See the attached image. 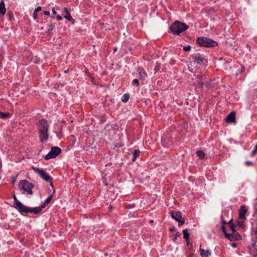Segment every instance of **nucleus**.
Segmentation results:
<instances>
[{"instance_id":"nucleus-37","label":"nucleus","mask_w":257,"mask_h":257,"mask_svg":"<svg viewBox=\"0 0 257 257\" xmlns=\"http://www.w3.org/2000/svg\"><path fill=\"white\" fill-rule=\"evenodd\" d=\"M8 14L10 16V19H11V17H12V13L11 12H9L8 13Z\"/></svg>"},{"instance_id":"nucleus-28","label":"nucleus","mask_w":257,"mask_h":257,"mask_svg":"<svg viewBox=\"0 0 257 257\" xmlns=\"http://www.w3.org/2000/svg\"><path fill=\"white\" fill-rule=\"evenodd\" d=\"M16 177H13L12 179V183L13 184H14L16 182Z\"/></svg>"},{"instance_id":"nucleus-43","label":"nucleus","mask_w":257,"mask_h":257,"mask_svg":"<svg viewBox=\"0 0 257 257\" xmlns=\"http://www.w3.org/2000/svg\"><path fill=\"white\" fill-rule=\"evenodd\" d=\"M105 256H107V253H105Z\"/></svg>"},{"instance_id":"nucleus-29","label":"nucleus","mask_w":257,"mask_h":257,"mask_svg":"<svg viewBox=\"0 0 257 257\" xmlns=\"http://www.w3.org/2000/svg\"><path fill=\"white\" fill-rule=\"evenodd\" d=\"M43 14L45 15L48 16L50 15V12L49 11H45L43 12Z\"/></svg>"},{"instance_id":"nucleus-4","label":"nucleus","mask_w":257,"mask_h":257,"mask_svg":"<svg viewBox=\"0 0 257 257\" xmlns=\"http://www.w3.org/2000/svg\"><path fill=\"white\" fill-rule=\"evenodd\" d=\"M14 198V206L21 213H31V208H29L26 206L22 204L18 200L15 195H13Z\"/></svg>"},{"instance_id":"nucleus-25","label":"nucleus","mask_w":257,"mask_h":257,"mask_svg":"<svg viewBox=\"0 0 257 257\" xmlns=\"http://www.w3.org/2000/svg\"><path fill=\"white\" fill-rule=\"evenodd\" d=\"M191 49V46H189V45H188L187 46H185L183 48V50L185 51H189Z\"/></svg>"},{"instance_id":"nucleus-38","label":"nucleus","mask_w":257,"mask_h":257,"mask_svg":"<svg viewBox=\"0 0 257 257\" xmlns=\"http://www.w3.org/2000/svg\"><path fill=\"white\" fill-rule=\"evenodd\" d=\"M251 163V162H249V161H247V162H246V164H247V165H249Z\"/></svg>"},{"instance_id":"nucleus-23","label":"nucleus","mask_w":257,"mask_h":257,"mask_svg":"<svg viewBox=\"0 0 257 257\" xmlns=\"http://www.w3.org/2000/svg\"><path fill=\"white\" fill-rule=\"evenodd\" d=\"M122 101L123 102H126L128 100V94H124L122 97Z\"/></svg>"},{"instance_id":"nucleus-39","label":"nucleus","mask_w":257,"mask_h":257,"mask_svg":"<svg viewBox=\"0 0 257 257\" xmlns=\"http://www.w3.org/2000/svg\"><path fill=\"white\" fill-rule=\"evenodd\" d=\"M109 208L110 210H111L112 209V206L110 205L109 207Z\"/></svg>"},{"instance_id":"nucleus-36","label":"nucleus","mask_w":257,"mask_h":257,"mask_svg":"<svg viewBox=\"0 0 257 257\" xmlns=\"http://www.w3.org/2000/svg\"><path fill=\"white\" fill-rule=\"evenodd\" d=\"M134 206H135V205L134 204H130V206H129L130 208H132L133 207H134Z\"/></svg>"},{"instance_id":"nucleus-41","label":"nucleus","mask_w":257,"mask_h":257,"mask_svg":"<svg viewBox=\"0 0 257 257\" xmlns=\"http://www.w3.org/2000/svg\"><path fill=\"white\" fill-rule=\"evenodd\" d=\"M252 245L253 247H254L255 246V244L253 243V244H252Z\"/></svg>"},{"instance_id":"nucleus-31","label":"nucleus","mask_w":257,"mask_h":257,"mask_svg":"<svg viewBox=\"0 0 257 257\" xmlns=\"http://www.w3.org/2000/svg\"><path fill=\"white\" fill-rule=\"evenodd\" d=\"M33 17L35 19H36L37 18V13H35V12L33 13Z\"/></svg>"},{"instance_id":"nucleus-16","label":"nucleus","mask_w":257,"mask_h":257,"mask_svg":"<svg viewBox=\"0 0 257 257\" xmlns=\"http://www.w3.org/2000/svg\"><path fill=\"white\" fill-rule=\"evenodd\" d=\"M139 77L141 79H145L147 76L146 71L143 69H139Z\"/></svg>"},{"instance_id":"nucleus-33","label":"nucleus","mask_w":257,"mask_h":257,"mask_svg":"<svg viewBox=\"0 0 257 257\" xmlns=\"http://www.w3.org/2000/svg\"><path fill=\"white\" fill-rule=\"evenodd\" d=\"M179 234H179V232H177V234H176V235L175 236V237H174V238L173 240H175L176 239V238H177V237Z\"/></svg>"},{"instance_id":"nucleus-15","label":"nucleus","mask_w":257,"mask_h":257,"mask_svg":"<svg viewBox=\"0 0 257 257\" xmlns=\"http://www.w3.org/2000/svg\"><path fill=\"white\" fill-rule=\"evenodd\" d=\"M140 151L139 149L135 150L133 152L132 154L133 155V157L132 158V161L135 162L137 158L140 156Z\"/></svg>"},{"instance_id":"nucleus-12","label":"nucleus","mask_w":257,"mask_h":257,"mask_svg":"<svg viewBox=\"0 0 257 257\" xmlns=\"http://www.w3.org/2000/svg\"><path fill=\"white\" fill-rule=\"evenodd\" d=\"M247 210L244 206H241L239 210V217L240 219H244L245 218V214Z\"/></svg>"},{"instance_id":"nucleus-10","label":"nucleus","mask_w":257,"mask_h":257,"mask_svg":"<svg viewBox=\"0 0 257 257\" xmlns=\"http://www.w3.org/2000/svg\"><path fill=\"white\" fill-rule=\"evenodd\" d=\"M192 57L193 58L194 62L197 64H201V63H203L204 61H205L204 57L199 54L193 55Z\"/></svg>"},{"instance_id":"nucleus-30","label":"nucleus","mask_w":257,"mask_h":257,"mask_svg":"<svg viewBox=\"0 0 257 257\" xmlns=\"http://www.w3.org/2000/svg\"><path fill=\"white\" fill-rule=\"evenodd\" d=\"M56 18H57V20H61L62 19V17L60 15H57Z\"/></svg>"},{"instance_id":"nucleus-18","label":"nucleus","mask_w":257,"mask_h":257,"mask_svg":"<svg viewBox=\"0 0 257 257\" xmlns=\"http://www.w3.org/2000/svg\"><path fill=\"white\" fill-rule=\"evenodd\" d=\"M188 230L187 229H184L183 230V233L184 238L186 240H188L189 238V233H188Z\"/></svg>"},{"instance_id":"nucleus-19","label":"nucleus","mask_w":257,"mask_h":257,"mask_svg":"<svg viewBox=\"0 0 257 257\" xmlns=\"http://www.w3.org/2000/svg\"><path fill=\"white\" fill-rule=\"evenodd\" d=\"M10 114L9 112H3L0 111V118H5L10 116Z\"/></svg>"},{"instance_id":"nucleus-40","label":"nucleus","mask_w":257,"mask_h":257,"mask_svg":"<svg viewBox=\"0 0 257 257\" xmlns=\"http://www.w3.org/2000/svg\"><path fill=\"white\" fill-rule=\"evenodd\" d=\"M154 221L153 220H150V223H153Z\"/></svg>"},{"instance_id":"nucleus-11","label":"nucleus","mask_w":257,"mask_h":257,"mask_svg":"<svg viewBox=\"0 0 257 257\" xmlns=\"http://www.w3.org/2000/svg\"><path fill=\"white\" fill-rule=\"evenodd\" d=\"M226 121L227 122H235V112L231 111L225 117Z\"/></svg>"},{"instance_id":"nucleus-9","label":"nucleus","mask_w":257,"mask_h":257,"mask_svg":"<svg viewBox=\"0 0 257 257\" xmlns=\"http://www.w3.org/2000/svg\"><path fill=\"white\" fill-rule=\"evenodd\" d=\"M171 216L176 221L178 222L179 225H182L185 223V220L182 218L180 212H171Z\"/></svg>"},{"instance_id":"nucleus-2","label":"nucleus","mask_w":257,"mask_h":257,"mask_svg":"<svg viewBox=\"0 0 257 257\" xmlns=\"http://www.w3.org/2000/svg\"><path fill=\"white\" fill-rule=\"evenodd\" d=\"M188 28V27L187 25L178 21H175L170 27L171 32L175 35H179L185 31Z\"/></svg>"},{"instance_id":"nucleus-3","label":"nucleus","mask_w":257,"mask_h":257,"mask_svg":"<svg viewBox=\"0 0 257 257\" xmlns=\"http://www.w3.org/2000/svg\"><path fill=\"white\" fill-rule=\"evenodd\" d=\"M196 42L200 46L205 47H214L218 45L217 42L204 37H198Z\"/></svg>"},{"instance_id":"nucleus-5","label":"nucleus","mask_w":257,"mask_h":257,"mask_svg":"<svg viewBox=\"0 0 257 257\" xmlns=\"http://www.w3.org/2000/svg\"><path fill=\"white\" fill-rule=\"evenodd\" d=\"M32 169L35 171L36 173H37L41 177L45 180L47 182H48L50 183V185L51 187L54 189V186L52 183V179L51 178V177L47 174L43 170L40 169L39 168H35L34 167H32ZM55 190L53 189V194L54 193Z\"/></svg>"},{"instance_id":"nucleus-22","label":"nucleus","mask_w":257,"mask_h":257,"mask_svg":"<svg viewBox=\"0 0 257 257\" xmlns=\"http://www.w3.org/2000/svg\"><path fill=\"white\" fill-rule=\"evenodd\" d=\"M222 230H223V232L225 234V236L226 238H227L228 239L231 240V238L232 237V235L231 234H229V233H227L225 231V227L224 226H222Z\"/></svg>"},{"instance_id":"nucleus-35","label":"nucleus","mask_w":257,"mask_h":257,"mask_svg":"<svg viewBox=\"0 0 257 257\" xmlns=\"http://www.w3.org/2000/svg\"><path fill=\"white\" fill-rule=\"evenodd\" d=\"M169 230H170V231L172 232V231H174L175 230V227L170 228Z\"/></svg>"},{"instance_id":"nucleus-7","label":"nucleus","mask_w":257,"mask_h":257,"mask_svg":"<svg viewBox=\"0 0 257 257\" xmlns=\"http://www.w3.org/2000/svg\"><path fill=\"white\" fill-rule=\"evenodd\" d=\"M53 196V194L50 195L45 201L44 203L40 206L38 207H34L31 208V213H33L35 214H37L40 213L42 209L45 207V206L48 205L51 201L52 200V197Z\"/></svg>"},{"instance_id":"nucleus-27","label":"nucleus","mask_w":257,"mask_h":257,"mask_svg":"<svg viewBox=\"0 0 257 257\" xmlns=\"http://www.w3.org/2000/svg\"><path fill=\"white\" fill-rule=\"evenodd\" d=\"M41 9H42V8L41 7H37V8H36L34 12H35V13H37L38 12L40 11L41 10Z\"/></svg>"},{"instance_id":"nucleus-8","label":"nucleus","mask_w":257,"mask_h":257,"mask_svg":"<svg viewBox=\"0 0 257 257\" xmlns=\"http://www.w3.org/2000/svg\"><path fill=\"white\" fill-rule=\"evenodd\" d=\"M61 152V150L58 147H53L51 149L50 152L45 156V160H49L57 157Z\"/></svg>"},{"instance_id":"nucleus-21","label":"nucleus","mask_w":257,"mask_h":257,"mask_svg":"<svg viewBox=\"0 0 257 257\" xmlns=\"http://www.w3.org/2000/svg\"><path fill=\"white\" fill-rule=\"evenodd\" d=\"M197 154L199 157V158L201 159H203L205 157V154L201 150L198 151L197 152Z\"/></svg>"},{"instance_id":"nucleus-34","label":"nucleus","mask_w":257,"mask_h":257,"mask_svg":"<svg viewBox=\"0 0 257 257\" xmlns=\"http://www.w3.org/2000/svg\"><path fill=\"white\" fill-rule=\"evenodd\" d=\"M52 13L54 15H56L57 14L56 12L55 11L54 8H53L52 10Z\"/></svg>"},{"instance_id":"nucleus-6","label":"nucleus","mask_w":257,"mask_h":257,"mask_svg":"<svg viewBox=\"0 0 257 257\" xmlns=\"http://www.w3.org/2000/svg\"><path fill=\"white\" fill-rule=\"evenodd\" d=\"M19 183L21 186V189L24 190L30 195L33 194L32 189L34 187V185L32 183L29 182L26 180H21Z\"/></svg>"},{"instance_id":"nucleus-26","label":"nucleus","mask_w":257,"mask_h":257,"mask_svg":"<svg viewBox=\"0 0 257 257\" xmlns=\"http://www.w3.org/2000/svg\"><path fill=\"white\" fill-rule=\"evenodd\" d=\"M133 83L136 84L137 86H139V80L137 79H135L133 80Z\"/></svg>"},{"instance_id":"nucleus-20","label":"nucleus","mask_w":257,"mask_h":257,"mask_svg":"<svg viewBox=\"0 0 257 257\" xmlns=\"http://www.w3.org/2000/svg\"><path fill=\"white\" fill-rule=\"evenodd\" d=\"M228 224L229 227L230 228V229L232 230V232L233 233V232H235V226L233 225L232 220H231L229 221V222L228 223Z\"/></svg>"},{"instance_id":"nucleus-44","label":"nucleus","mask_w":257,"mask_h":257,"mask_svg":"<svg viewBox=\"0 0 257 257\" xmlns=\"http://www.w3.org/2000/svg\"><path fill=\"white\" fill-rule=\"evenodd\" d=\"M222 223H223V224H225V222L224 221H223Z\"/></svg>"},{"instance_id":"nucleus-24","label":"nucleus","mask_w":257,"mask_h":257,"mask_svg":"<svg viewBox=\"0 0 257 257\" xmlns=\"http://www.w3.org/2000/svg\"><path fill=\"white\" fill-rule=\"evenodd\" d=\"M54 28H55L54 24H50L49 25V27H48V32H50V31H52L54 29Z\"/></svg>"},{"instance_id":"nucleus-14","label":"nucleus","mask_w":257,"mask_h":257,"mask_svg":"<svg viewBox=\"0 0 257 257\" xmlns=\"http://www.w3.org/2000/svg\"><path fill=\"white\" fill-rule=\"evenodd\" d=\"M6 9L5 8V4L2 0L0 3V14L4 15L6 14Z\"/></svg>"},{"instance_id":"nucleus-17","label":"nucleus","mask_w":257,"mask_h":257,"mask_svg":"<svg viewBox=\"0 0 257 257\" xmlns=\"http://www.w3.org/2000/svg\"><path fill=\"white\" fill-rule=\"evenodd\" d=\"M200 252L202 257H208L211 254L210 252L208 250H207L205 252V251L202 248H200Z\"/></svg>"},{"instance_id":"nucleus-1","label":"nucleus","mask_w":257,"mask_h":257,"mask_svg":"<svg viewBox=\"0 0 257 257\" xmlns=\"http://www.w3.org/2000/svg\"><path fill=\"white\" fill-rule=\"evenodd\" d=\"M49 124L47 120L42 119L39 120L38 124V128L40 141L42 143L46 142L48 139Z\"/></svg>"},{"instance_id":"nucleus-13","label":"nucleus","mask_w":257,"mask_h":257,"mask_svg":"<svg viewBox=\"0 0 257 257\" xmlns=\"http://www.w3.org/2000/svg\"><path fill=\"white\" fill-rule=\"evenodd\" d=\"M64 13L62 14V15H63L64 18L67 19L70 22L74 21V20L71 16L70 13L67 11V9L66 8H64Z\"/></svg>"},{"instance_id":"nucleus-32","label":"nucleus","mask_w":257,"mask_h":257,"mask_svg":"<svg viewBox=\"0 0 257 257\" xmlns=\"http://www.w3.org/2000/svg\"><path fill=\"white\" fill-rule=\"evenodd\" d=\"M199 85H200V86H202L203 85H204V82L203 81H199V83H198Z\"/></svg>"},{"instance_id":"nucleus-42","label":"nucleus","mask_w":257,"mask_h":257,"mask_svg":"<svg viewBox=\"0 0 257 257\" xmlns=\"http://www.w3.org/2000/svg\"><path fill=\"white\" fill-rule=\"evenodd\" d=\"M256 208H255V209H256V211H257V204H256Z\"/></svg>"}]
</instances>
